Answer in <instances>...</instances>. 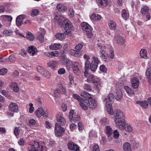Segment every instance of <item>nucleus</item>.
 Wrapping results in <instances>:
<instances>
[{
	"label": "nucleus",
	"instance_id": "51",
	"mask_svg": "<svg viewBox=\"0 0 151 151\" xmlns=\"http://www.w3.org/2000/svg\"><path fill=\"white\" fill-rule=\"evenodd\" d=\"M42 75L45 77L47 78H49L51 76L50 73H49L47 70H46L45 72L43 73H42Z\"/></svg>",
	"mask_w": 151,
	"mask_h": 151
},
{
	"label": "nucleus",
	"instance_id": "20",
	"mask_svg": "<svg viewBox=\"0 0 151 151\" xmlns=\"http://www.w3.org/2000/svg\"><path fill=\"white\" fill-rule=\"evenodd\" d=\"M10 110L13 112H17L18 111V106L17 104L11 102L9 106Z\"/></svg>",
	"mask_w": 151,
	"mask_h": 151
},
{
	"label": "nucleus",
	"instance_id": "58",
	"mask_svg": "<svg viewBox=\"0 0 151 151\" xmlns=\"http://www.w3.org/2000/svg\"><path fill=\"white\" fill-rule=\"evenodd\" d=\"M98 49L100 50H104L106 49V47L101 43H99L97 44Z\"/></svg>",
	"mask_w": 151,
	"mask_h": 151
},
{
	"label": "nucleus",
	"instance_id": "24",
	"mask_svg": "<svg viewBox=\"0 0 151 151\" xmlns=\"http://www.w3.org/2000/svg\"><path fill=\"white\" fill-rule=\"evenodd\" d=\"M58 62L57 61H51L47 63V65L48 67L51 69L55 70V67L58 64Z\"/></svg>",
	"mask_w": 151,
	"mask_h": 151
},
{
	"label": "nucleus",
	"instance_id": "44",
	"mask_svg": "<svg viewBox=\"0 0 151 151\" xmlns=\"http://www.w3.org/2000/svg\"><path fill=\"white\" fill-rule=\"evenodd\" d=\"M39 12V11L38 9H34L32 12L31 15L32 17H35L38 14Z\"/></svg>",
	"mask_w": 151,
	"mask_h": 151
},
{
	"label": "nucleus",
	"instance_id": "45",
	"mask_svg": "<svg viewBox=\"0 0 151 151\" xmlns=\"http://www.w3.org/2000/svg\"><path fill=\"white\" fill-rule=\"evenodd\" d=\"M99 122L101 124H104L105 125H106L109 123L108 121L107 120V119L105 118L102 119Z\"/></svg>",
	"mask_w": 151,
	"mask_h": 151
},
{
	"label": "nucleus",
	"instance_id": "57",
	"mask_svg": "<svg viewBox=\"0 0 151 151\" xmlns=\"http://www.w3.org/2000/svg\"><path fill=\"white\" fill-rule=\"evenodd\" d=\"M80 105L81 108L84 110H86L88 108V107L84 103L80 102Z\"/></svg>",
	"mask_w": 151,
	"mask_h": 151
},
{
	"label": "nucleus",
	"instance_id": "62",
	"mask_svg": "<svg viewBox=\"0 0 151 151\" xmlns=\"http://www.w3.org/2000/svg\"><path fill=\"white\" fill-rule=\"evenodd\" d=\"M30 106L29 109V112L30 113H32L34 111V108L33 107V104L32 103H30L29 104Z\"/></svg>",
	"mask_w": 151,
	"mask_h": 151
},
{
	"label": "nucleus",
	"instance_id": "61",
	"mask_svg": "<svg viewBox=\"0 0 151 151\" xmlns=\"http://www.w3.org/2000/svg\"><path fill=\"white\" fill-rule=\"evenodd\" d=\"M80 117L79 115L74 114L72 120H73L74 121H78L80 120Z\"/></svg>",
	"mask_w": 151,
	"mask_h": 151
},
{
	"label": "nucleus",
	"instance_id": "12",
	"mask_svg": "<svg viewBox=\"0 0 151 151\" xmlns=\"http://www.w3.org/2000/svg\"><path fill=\"white\" fill-rule=\"evenodd\" d=\"M114 40L117 44L121 45H124L125 43L124 38L118 34L115 35L114 37Z\"/></svg>",
	"mask_w": 151,
	"mask_h": 151
},
{
	"label": "nucleus",
	"instance_id": "33",
	"mask_svg": "<svg viewBox=\"0 0 151 151\" xmlns=\"http://www.w3.org/2000/svg\"><path fill=\"white\" fill-rule=\"evenodd\" d=\"M136 103L140 105L143 108H146L148 106V103L147 101H137Z\"/></svg>",
	"mask_w": 151,
	"mask_h": 151
},
{
	"label": "nucleus",
	"instance_id": "13",
	"mask_svg": "<svg viewBox=\"0 0 151 151\" xmlns=\"http://www.w3.org/2000/svg\"><path fill=\"white\" fill-rule=\"evenodd\" d=\"M55 133L56 135L58 136H61L65 131V129L60 125L55 124Z\"/></svg>",
	"mask_w": 151,
	"mask_h": 151
},
{
	"label": "nucleus",
	"instance_id": "15",
	"mask_svg": "<svg viewBox=\"0 0 151 151\" xmlns=\"http://www.w3.org/2000/svg\"><path fill=\"white\" fill-rule=\"evenodd\" d=\"M66 91V89L65 87H63L62 85H61L59 89L55 90L54 91V94L55 96L58 97L59 93L61 94H63Z\"/></svg>",
	"mask_w": 151,
	"mask_h": 151
},
{
	"label": "nucleus",
	"instance_id": "56",
	"mask_svg": "<svg viewBox=\"0 0 151 151\" xmlns=\"http://www.w3.org/2000/svg\"><path fill=\"white\" fill-rule=\"evenodd\" d=\"M73 63L72 62L71 60H69L68 62L65 64L66 66L68 68H69L71 66H73Z\"/></svg>",
	"mask_w": 151,
	"mask_h": 151
},
{
	"label": "nucleus",
	"instance_id": "38",
	"mask_svg": "<svg viewBox=\"0 0 151 151\" xmlns=\"http://www.w3.org/2000/svg\"><path fill=\"white\" fill-rule=\"evenodd\" d=\"M100 57L103 59H106L107 58V54L106 53V51L104 50H101L100 51Z\"/></svg>",
	"mask_w": 151,
	"mask_h": 151
},
{
	"label": "nucleus",
	"instance_id": "4",
	"mask_svg": "<svg viewBox=\"0 0 151 151\" xmlns=\"http://www.w3.org/2000/svg\"><path fill=\"white\" fill-rule=\"evenodd\" d=\"M81 25L83 30L85 31L88 37L91 38L93 36V34L92 32V28L91 26L85 22L82 23Z\"/></svg>",
	"mask_w": 151,
	"mask_h": 151
},
{
	"label": "nucleus",
	"instance_id": "41",
	"mask_svg": "<svg viewBox=\"0 0 151 151\" xmlns=\"http://www.w3.org/2000/svg\"><path fill=\"white\" fill-rule=\"evenodd\" d=\"M140 55L141 57L144 58H145L147 57L146 51L144 49L142 50L140 52Z\"/></svg>",
	"mask_w": 151,
	"mask_h": 151
},
{
	"label": "nucleus",
	"instance_id": "25",
	"mask_svg": "<svg viewBox=\"0 0 151 151\" xmlns=\"http://www.w3.org/2000/svg\"><path fill=\"white\" fill-rule=\"evenodd\" d=\"M114 96L112 93H110L108 95L106 98H105L104 101L106 102V104H107L110 101H112L114 100Z\"/></svg>",
	"mask_w": 151,
	"mask_h": 151
},
{
	"label": "nucleus",
	"instance_id": "17",
	"mask_svg": "<svg viewBox=\"0 0 151 151\" xmlns=\"http://www.w3.org/2000/svg\"><path fill=\"white\" fill-rule=\"evenodd\" d=\"M99 81V78H94L93 76L92 75H89L87 78V81L89 83H98Z\"/></svg>",
	"mask_w": 151,
	"mask_h": 151
},
{
	"label": "nucleus",
	"instance_id": "64",
	"mask_svg": "<svg viewBox=\"0 0 151 151\" xmlns=\"http://www.w3.org/2000/svg\"><path fill=\"white\" fill-rule=\"evenodd\" d=\"M99 146L97 145H95L93 147L92 151H99Z\"/></svg>",
	"mask_w": 151,
	"mask_h": 151
},
{
	"label": "nucleus",
	"instance_id": "7",
	"mask_svg": "<svg viewBox=\"0 0 151 151\" xmlns=\"http://www.w3.org/2000/svg\"><path fill=\"white\" fill-rule=\"evenodd\" d=\"M93 61L91 62L90 65V69L91 71L94 72L96 70L99 63L100 61L97 57H93Z\"/></svg>",
	"mask_w": 151,
	"mask_h": 151
},
{
	"label": "nucleus",
	"instance_id": "52",
	"mask_svg": "<svg viewBox=\"0 0 151 151\" xmlns=\"http://www.w3.org/2000/svg\"><path fill=\"white\" fill-rule=\"evenodd\" d=\"M74 111L73 110H71L69 112V120L71 121H72V119L73 118L74 115Z\"/></svg>",
	"mask_w": 151,
	"mask_h": 151
},
{
	"label": "nucleus",
	"instance_id": "8",
	"mask_svg": "<svg viewBox=\"0 0 151 151\" xmlns=\"http://www.w3.org/2000/svg\"><path fill=\"white\" fill-rule=\"evenodd\" d=\"M141 13L142 14H146V17L149 20L150 19V12L148 6H143L141 10Z\"/></svg>",
	"mask_w": 151,
	"mask_h": 151
},
{
	"label": "nucleus",
	"instance_id": "3",
	"mask_svg": "<svg viewBox=\"0 0 151 151\" xmlns=\"http://www.w3.org/2000/svg\"><path fill=\"white\" fill-rule=\"evenodd\" d=\"M81 25L83 30L85 31L88 37L91 38L93 36V34L92 32V28L91 26L85 22L82 23Z\"/></svg>",
	"mask_w": 151,
	"mask_h": 151
},
{
	"label": "nucleus",
	"instance_id": "18",
	"mask_svg": "<svg viewBox=\"0 0 151 151\" xmlns=\"http://www.w3.org/2000/svg\"><path fill=\"white\" fill-rule=\"evenodd\" d=\"M25 17L24 15H21L18 16L16 19V24L19 27L23 24V19Z\"/></svg>",
	"mask_w": 151,
	"mask_h": 151
},
{
	"label": "nucleus",
	"instance_id": "53",
	"mask_svg": "<svg viewBox=\"0 0 151 151\" xmlns=\"http://www.w3.org/2000/svg\"><path fill=\"white\" fill-rule=\"evenodd\" d=\"M90 62L89 61H87L85 63V69L86 70H88L90 69L91 65Z\"/></svg>",
	"mask_w": 151,
	"mask_h": 151
},
{
	"label": "nucleus",
	"instance_id": "26",
	"mask_svg": "<svg viewBox=\"0 0 151 151\" xmlns=\"http://www.w3.org/2000/svg\"><path fill=\"white\" fill-rule=\"evenodd\" d=\"M123 94L120 90H117L115 95V99L117 100H120L122 97Z\"/></svg>",
	"mask_w": 151,
	"mask_h": 151
},
{
	"label": "nucleus",
	"instance_id": "32",
	"mask_svg": "<svg viewBox=\"0 0 151 151\" xmlns=\"http://www.w3.org/2000/svg\"><path fill=\"white\" fill-rule=\"evenodd\" d=\"M55 52V53L53 52H45L44 53V55L50 58H52L54 56L57 57L58 56V54L56 53V51Z\"/></svg>",
	"mask_w": 151,
	"mask_h": 151
},
{
	"label": "nucleus",
	"instance_id": "5",
	"mask_svg": "<svg viewBox=\"0 0 151 151\" xmlns=\"http://www.w3.org/2000/svg\"><path fill=\"white\" fill-rule=\"evenodd\" d=\"M29 151H44L43 146L38 142H35L28 148Z\"/></svg>",
	"mask_w": 151,
	"mask_h": 151
},
{
	"label": "nucleus",
	"instance_id": "27",
	"mask_svg": "<svg viewBox=\"0 0 151 151\" xmlns=\"http://www.w3.org/2000/svg\"><path fill=\"white\" fill-rule=\"evenodd\" d=\"M28 52L29 53L32 54V55H33L37 52V50L35 47L32 45L29 47Z\"/></svg>",
	"mask_w": 151,
	"mask_h": 151
},
{
	"label": "nucleus",
	"instance_id": "31",
	"mask_svg": "<svg viewBox=\"0 0 151 151\" xmlns=\"http://www.w3.org/2000/svg\"><path fill=\"white\" fill-rule=\"evenodd\" d=\"M91 19L94 21H97L100 20L101 19L100 15L96 14H93L90 17Z\"/></svg>",
	"mask_w": 151,
	"mask_h": 151
},
{
	"label": "nucleus",
	"instance_id": "34",
	"mask_svg": "<svg viewBox=\"0 0 151 151\" xmlns=\"http://www.w3.org/2000/svg\"><path fill=\"white\" fill-rule=\"evenodd\" d=\"M61 46L60 44L55 43L50 46V48L52 50H57L61 47Z\"/></svg>",
	"mask_w": 151,
	"mask_h": 151
},
{
	"label": "nucleus",
	"instance_id": "50",
	"mask_svg": "<svg viewBox=\"0 0 151 151\" xmlns=\"http://www.w3.org/2000/svg\"><path fill=\"white\" fill-rule=\"evenodd\" d=\"M83 46L82 44L79 43L75 47V50L80 51L81 49L83 47Z\"/></svg>",
	"mask_w": 151,
	"mask_h": 151
},
{
	"label": "nucleus",
	"instance_id": "9",
	"mask_svg": "<svg viewBox=\"0 0 151 151\" xmlns=\"http://www.w3.org/2000/svg\"><path fill=\"white\" fill-rule=\"evenodd\" d=\"M35 114L38 117H40L42 116L45 119L48 117L47 113H46L42 107L38 108L35 112Z\"/></svg>",
	"mask_w": 151,
	"mask_h": 151
},
{
	"label": "nucleus",
	"instance_id": "54",
	"mask_svg": "<svg viewBox=\"0 0 151 151\" xmlns=\"http://www.w3.org/2000/svg\"><path fill=\"white\" fill-rule=\"evenodd\" d=\"M113 135H112V137H114L115 138H117L119 136V134L117 130H116L113 132Z\"/></svg>",
	"mask_w": 151,
	"mask_h": 151
},
{
	"label": "nucleus",
	"instance_id": "19",
	"mask_svg": "<svg viewBox=\"0 0 151 151\" xmlns=\"http://www.w3.org/2000/svg\"><path fill=\"white\" fill-rule=\"evenodd\" d=\"M68 147L69 149L74 151H79V147L73 142H70L68 144Z\"/></svg>",
	"mask_w": 151,
	"mask_h": 151
},
{
	"label": "nucleus",
	"instance_id": "55",
	"mask_svg": "<svg viewBox=\"0 0 151 151\" xmlns=\"http://www.w3.org/2000/svg\"><path fill=\"white\" fill-rule=\"evenodd\" d=\"M100 69L101 71H102L104 73H106L107 72V68L104 65H101L100 67Z\"/></svg>",
	"mask_w": 151,
	"mask_h": 151
},
{
	"label": "nucleus",
	"instance_id": "36",
	"mask_svg": "<svg viewBox=\"0 0 151 151\" xmlns=\"http://www.w3.org/2000/svg\"><path fill=\"white\" fill-rule=\"evenodd\" d=\"M124 151H131L130 144L127 142L124 143L123 145Z\"/></svg>",
	"mask_w": 151,
	"mask_h": 151
},
{
	"label": "nucleus",
	"instance_id": "1",
	"mask_svg": "<svg viewBox=\"0 0 151 151\" xmlns=\"http://www.w3.org/2000/svg\"><path fill=\"white\" fill-rule=\"evenodd\" d=\"M114 121L116 127L121 130H125L129 132L133 130V129L130 125H126L125 116L124 113L120 110L116 111L114 116Z\"/></svg>",
	"mask_w": 151,
	"mask_h": 151
},
{
	"label": "nucleus",
	"instance_id": "10",
	"mask_svg": "<svg viewBox=\"0 0 151 151\" xmlns=\"http://www.w3.org/2000/svg\"><path fill=\"white\" fill-rule=\"evenodd\" d=\"M85 103L87 104L89 107L92 109H95L97 106V102L93 98L89 100H87Z\"/></svg>",
	"mask_w": 151,
	"mask_h": 151
},
{
	"label": "nucleus",
	"instance_id": "43",
	"mask_svg": "<svg viewBox=\"0 0 151 151\" xmlns=\"http://www.w3.org/2000/svg\"><path fill=\"white\" fill-rule=\"evenodd\" d=\"M62 62L63 64H66L69 60L68 59L65 57L64 55L63 56H62Z\"/></svg>",
	"mask_w": 151,
	"mask_h": 151
},
{
	"label": "nucleus",
	"instance_id": "11",
	"mask_svg": "<svg viewBox=\"0 0 151 151\" xmlns=\"http://www.w3.org/2000/svg\"><path fill=\"white\" fill-rule=\"evenodd\" d=\"M139 77V79L137 77H135L133 78L132 80V86L134 88L136 89L138 88L139 83V80L142 79V76L141 75Z\"/></svg>",
	"mask_w": 151,
	"mask_h": 151
},
{
	"label": "nucleus",
	"instance_id": "22",
	"mask_svg": "<svg viewBox=\"0 0 151 151\" xmlns=\"http://www.w3.org/2000/svg\"><path fill=\"white\" fill-rule=\"evenodd\" d=\"M84 53L83 51H79L76 50H72L70 52V54L75 57H80Z\"/></svg>",
	"mask_w": 151,
	"mask_h": 151
},
{
	"label": "nucleus",
	"instance_id": "59",
	"mask_svg": "<svg viewBox=\"0 0 151 151\" xmlns=\"http://www.w3.org/2000/svg\"><path fill=\"white\" fill-rule=\"evenodd\" d=\"M19 129L18 127H15L14 130V133L15 135L16 136L18 135L19 134Z\"/></svg>",
	"mask_w": 151,
	"mask_h": 151
},
{
	"label": "nucleus",
	"instance_id": "21",
	"mask_svg": "<svg viewBox=\"0 0 151 151\" xmlns=\"http://www.w3.org/2000/svg\"><path fill=\"white\" fill-rule=\"evenodd\" d=\"M106 132L108 136V137L109 140H111L112 138V135L113 133V130L112 128L109 126L106 127Z\"/></svg>",
	"mask_w": 151,
	"mask_h": 151
},
{
	"label": "nucleus",
	"instance_id": "63",
	"mask_svg": "<svg viewBox=\"0 0 151 151\" xmlns=\"http://www.w3.org/2000/svg\"><path fill=\"white\" fill-rule=\"evenodd\" d=\"M61 108L63 111H65L67 110V106L66 104L63 103L61 105Z\"/></svg>",
	"mask_w": 151,
	"mask_h": 151
},
{
	"label": "nucleus",
	"instance_id": "29",
	"mask_svg": "<svg viewBox=\"0 0 151 151\" xmlns=\"http://www.w3.org/2000/svg\"><path fill=\"white\" fill-rule=\"evenodd\" d=\"M109 28L112 30L115 29L116 27V22L112 20H110L108 22Z\"/></svg>",
	"mask_w": 151,
	"mask_h": 151
},
{
	"label": "nucleus",
	"instance_id": "47",
	"mask_svg": "<svg viewBox=\"0 0 151 151\" xmlns=\"http://www.w3.org/2000/svg\"><path fill=\"white\" fill-rule=\"evenodd\" d=\"M55 19L58 22V24L59 25V22L62 23V22L63 20H62V18L60 16H56L55 18Z\"/></svg>",
	"mask_w": 151,
	"mask_h": 151
},
{
	"label": "nucleus",
	"instance_id": "23",
	"mask_svg": "<svg viewBox=\"0 0 151 151\" xmlns=\"http://www.w3.org/2000/svg\"><path fill=\"white\" fill-rule=\"evenodd\" d=\"M81 95L82 97V98L83 99L85 102L87 100H89L90 99L92 98L90 94L85 91H83L81 92Z\"/></svg>",
	"mask_w": 151,
	"mask_h": 151
},
{
	"label": "nucleus",
	"instance_id": "46",
	"mask_svg": "<svg viewBox=\"0 0 151 151\" xmlns=\"http://www.w3.org/2000/svg\"><path fill=\"white\" fill-rule=\"evenodd\" d=\"M84 89L89 91H91V87L90 85L88 84H85L84 86Z\"/></svg>",
	"mask_w": 151,
	"mask_h": 151
},
{
	"label": "nucleus",
	"instance_id": "14",
	"mask_svg": "<svg viewBox=\"0 0 151 151\" xmlns=\"http://www.w3.org/2000/svg\"><path fill=\"white\" fill-rule=\"evenodd\" d=\"M72 68L74 73L77 75H79L80 73L81 67L77 62H73Z\"/></svg>",
	"mask_w": 151,
	"mask_h": 151
},
{
	"label": "nucleus",
	"instance_id": "2",
	"mask_svg": "<svg viewBox=\"0 0 151 151\" xmlns=\"http://www.w3.org/2000/svg\"><path fill=\"white\" fill-rule=\"evenodd\" d=\"M59 25L61 27H64L65 31L64 33L69 36L71 35L72 31L74 29L72 23L68 19L63 20L62 23L59 22Z\"/></svg>",
	"mask_w": 151,
	"mask_h": 151
},
{
	"label": "nucleus",
	"instance_id": "60",
	"mask_svg": "<svg viewBox=\"0 0 151 151\" xmlns=\"http://www.w3.org/2000/svg\"><path fill=\"white\" fill-rule=\"evenodd\" d=\"M58 73L60 74H64L65 73V70L63 68H60L58 70Z\"/></svg>",
	"mask_w": 151,
	"mask_h": 151
},
{
	"label": "nucleus",
	"instance_id": "42",
	"mask_svg": "<svg viewBox=\"0 0 151 151\" xmlns=\"http://www.w3.org/2000/svg\"><path fill=\"white\" fill-rule=\"evenodd\" d=\"M37 69L38 72L41 74L45 72L46 70H45L40 66H38L37 67Z\"/></svg>",
	"mask_w": 151,
	"mask_h": 151
},
{
	"label": "nucleus",
	"instance_id": "48",
	"mask_svg": "<svg viewBox=\"0 0 151 151\" xmlns=\"http://www.w3.org/2000/svg\"><path fill=\"white\" fill-rule=\"evenodd\" d=\"M12 32L7 30H5L3 32V34L6 36H10L12 34Z\"/></svg>",
	"mask_w": 151,
	"mask_h": 151
},
{
	"label": "nucleus",
	"instance_id": "37",
	"mask_svg": "<svg viewBox=\"0 0 151 151\" xmlns=\"http://www.w3.org/2000/svg\"><path fill=\"white\" fill-rule=\"evenodd\" d=\"M125 89L126 92L129 95L131 96L134 94V93L133 90L128 86H126L125 87Z\"/></svg>",
	"mask_w": 151,
	"mask_h": 151
},
{
	"label": "nucleus",
	"instance_id": "39",
	"mask_svg": "<svg viewBox=\"0 0 151 151\" xmlns=\"http://www.w3.org/2000/svg\"><path fill=\"white\" fill-rule=\"evenodd\" d=\"M64 33H58L55 35V37L60 40H62L65 38Z\"/></svg>",
	"mask_w": 151,
	"mask_h": 151
},
{
	"label": "nucleus",
	"instance_id": "40",
	"mask_svg": "<svg viewBox=\"0 0 151 151\" xmlns=\"http://www.w3.org/2000/svg\"><path fill=\"white\" fill-rule=\"evenodd\" d=\"M26 38L30 41H32L34 39V37L32 34L30 32H28L26 35Z\"/></svg>",
	"mask_w": 151,
	"mask_h": 151
},
{
	"label": "nucleus",
	"instance_id": "16",
	"mask_svg": "<svg viewBox=\"0 0 151 151\" xmlns=\"http://www.w3.org/2000/svg\"><path fill=\"white\" fill-rule=\"evenodd\" d=\"M98 6L101 8L106 7L108 4V0H96Z\"/></svg>",
	"mask_w": 151,
	"mask_h": 151
},
{
	"label": "nucleus",
	"instance_id": "30",
	"mask_svg": "<svg viewBox=\"0 0 151 151\" xmlns=\"http://www.w3.org/2000/svg\"><path fill=\"white\" fill-rule=\"evenodd\" d=\"M146 75L148 79V82L151 85V68H148L146 72Z\"/></svg>",
	"mask_w": 151,
	"mask_h": 151
},
{
	"label": "nucleus",
	"instance_id": "6",
	"mask_svg": "<svg viewBox=\"0 0 151 151\" xmlns=\"http://www.w3.org/2000/svg\"><path fill=\"white\" fill-rule=\"evenodd\" d=\"M63 116V114L61 112H59L58 114L56 116V120L57 123L56 124L58 125H63L65 124L66 121Z\"/></svg>",
	"mask_w": 151,
	"mask_h": 151
},
{
	"label": "nucleus",
	"instance_id": "49",
	"mask_svg": "<svg viewBox=\"0 0 151 151\" xmlns=\"http://www.w3.org/2000/svg\"><path fill=\"white\" fill-rule=\"evenodd\" d=\"M122 17L125 19H126L127 18L128 16L127 14L126 11L125 9H123L122 10Z\"/></svg>",
	"mask_w": 151,
	"mask_h": 151
},
{
	"label": "nucleus",
	"instance_id": "28",
	"mask_svg": "<svg viewBox=\"0 0 151 151\" xmlns=\"http://www.w3.org/2000/svg\"><path fill=\"white\" fill-rule=\"evenodd\" d=\"M107 105V111L108 113L110 114L111 115H113V114L114 115L115 112L117 110H116L114 113H113V110L111 108L112 105L110 103L107 104H106Z\"/></svg>",
	"mask_w": 151,
	"mask_h": 151
},
{
	"label": "nucleus",
	"instance_id": "35",
	"mask_svg": "<svg viewBox=\"0 0 151 151\" xmlns=\"http://www.w3.org/2000/svg\"><path fill=\"white\" fill-rule=\"evenodd\" d=\"M57 8L59 11L62 12L64 11L66 9V6L62 4H58Z\"/></svg>",
	"mask_w": 151,
	"mask_h": 151
}]
</instances>
